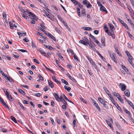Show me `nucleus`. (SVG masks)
Here are the masks:
<instances>
[{"label":"nucleus","mask_w":134,"mask_h":134,"mask_svg":"<svg viewBox=\"0 0 134 134\" xmlns=\"http://www.w3.org/2000/svg\"><path fill=\"white\" fill-rule=\"evenodd\" d=\"M94 105L99 111H101L100 108L97 103L95 104V105Z\"/></svg>","instance_id":"f704fd0d"},{"label":"nucleus","mask_w":134,"mask_h":134,"mask_svg":"<svg viewBox=\"0 0 134 134\" xmlns=\"http://www.w3.org/2000/svg\"><path fill=\"white\" fill-rule=\"evenodd\" d=\"M79 42L80 43L84 45L85 46H86L87 45V43L85 42V41H84L83 40H81L79 41Z\"/></svg>","instance_id":"dca6fc26"},{"label":"nucleus","mask_w":134,"mask_h":134,"mask_svg":"<svg viewBox=\"0 0 134 134\" xmlns=\"http://www.w3.org/2000/svg\"><path fill=\"white\" fill-rule=\"evenodd\" d=\"M0 72L3 75V76L4 77H6V75H5V74L4 73V72L3 71L1 70H0Z\"/></svg>","instance_id":"13d9d810"},{"label":"nucleus","mask_w":134,"mask_h":134,"mask_svg":"<svg viewBox=\"0 0 134 134\" xmlns=\"http://www.w3.org/2000/svg\"><path fill=\"white\" fill-rule=\"evenodd\" d=\"M73 57L74 58L77 60V61H78L79 60V59H78V57L77 56L75 55V54H74V55H73Z\"/></svg>","instance_id":"4d7b16f0"},{"label":"nucleus","mask_w":134,"mask_h":134,"mask_svg":"<svg viewBox=\"0 0 134 134\" xmlns=\"http://www.w3.org/2000/svg\"><path fill=\"white\" fill-rule=\"evenodd\" d=\"M127 102L128 104L132 108L134 105L129 100H127Z\"/></svg>","instance_id":"2f4dec72"},{"label":"nucleus","mask_w":134,"mask_h":134,"mask_svg":"<svg viewBox=\"0 0 134 134\" xmlns=\"http://www.w3.org/2000/svg\"><path fill=\"white\" fill-rule=\"evenodd\" d=\"M19 105L24 110H25L26 109V108L24 106H23V104L20 103L19 102L18 103Z\"/></svg>","instance_id":"c85d7f7f"},{"label":"nucleus","mask_w":134,"mask_h":134,"mask_svg":"<svg viewBox=\"0 0 134 134\" xmlns=\"http://www.w3.org/2000/svg\"><path fill=\"white\" fill-rule=\"evenodd\" d=\"M127 5V8L129 10V11L131 13H132V12L133 11L131 7H130L129 5H127V4H126Z\"/></svg>","instance_id":"412c9836"},{"label":"nucleus","mask_w":134,"mask_h":134,"mask_svg":"<svg viewBox=\"0 0 134 134\" xmlns=\"http://www.w3.org/2000/svg\"><path fill=\"white\" fill-rule=\"evenodd\" d=\"M115 51L119 56H121V55L120 53V52L118 50L116 51Z\"/></svg>","instance_id":"338daca9"},{"label":"nucleus","mask_w":134,"mask_h":134,"mask_svg":"<svg viewBox=\"0 0 134 134\" xmlns=\"http://www.w3.org/2000/svg\"><path fill=\"white\" fill-rule=\"evenodd\" d=\"M108 25L110 27L111 31L109 33V35L111 36L112 37L113 39H115V35H114V32L113 31L114 30V26L112 24L110 23H108Z\"/></svg>","instance_id":"f257e3e1"},{"label":"nucleus","mask_w":134,"mask_h":134,"mask_svg":"<svg viewBox=\"0 0 134 134\" xmlns=\"http://www.w3.org/2000/svg\"><path fill=\"white\" fill-rule=\"evenodd\" d=\"M123 110L125 113L128 114L129 115H131V113L130 112L126 109L124 107L123 108Z\"/></svg>","instance_id":"6ab92c4d"},{"label":"nucleus","mask_w":134,"mask_h":134,"mask_svg":"<svg viewBox=\"0 0 134 134\" xmlns=\"http://www.w3.org/2000/svg\"><path fill=\"white\" fill-rule=\"evenodd\" d=\"M98 99L99 102L102 104L105 102L103 100V98L101 97H99L98 98Z\"/></svg>","instance_id":"f3484780"},{"label":"nucleus","mask_w":134,"mask_h":134,"mask_svg":"<svg viewBox=\"0 0 134 134\" xmlns=\"http://www.w3.org/2000/svg\"><path fill=\"white\" fill-rule=\"evenodd\" d=\"M2 104L4 105L5 107L6 108H9V107L7 105V104L5 103L4 101L2 103Z\"/></svg>","instance_id":"37998d69"},{"label":"nucleus","mask_w":134,"mask_h":134,"mask_svg":"<svg viewBox=\"0 0 134 134\" xmlns=\"http://www.w3.org/2000/svg\"><path fill=\"white\" fill-rule=\"evenodd\" d=\"M23 40L25 42H29V40H28V38H25L23 39Z\"/></svg>","instance_id":"6e6d98bb"},{"label":"nucleus","mask_w":134,"mask_h":134,"mask_svg":"<svg viewBox=\"0 0 134 134\" xmlns=\"http://www.w3.org/2000/svg\"><path fill=\"white\" fill-rule=\"evenodd\" d=\"M2 15L4 19L5 20L7 18V15L6 13L4 12H3L2 13Z\"/></svg>","instance_id":"7c9ffc66"},{"label":"nucleus","mask_w":134,"mask_h":134,"mask_svg":"<svg viewBox=\"0 0 134 134\" xmlns=\"http://www.w3.org/2000/svg\"><path fill=\"white\" fill-rule=\"evenodd\" d=\"M18 50L19 51H21L22 52H27V51L26 50L23 49H19Z\"/></svg>","instance_id":"680f3d73"},{"label":"nucleus","mask_w":134,"mask_h":134,"mask_svg":"<svg viewBox=\"0 0 134 134\" xmlns=\"http://www.w3.org/2000/svg\"><path fill=\"white\" fill-rule=\"evenodd\" d=\"M87 44H88V45L90 47H91L93 46L92 45V43L93 44V42L92 41H90L89 42V41H88V43H87Z\"/></svg>","instance_id":"c9c22d12"},{"label":"nucleus","mask_w":134,"mask_h":134,"mask_svg":"<svg viewBox=\"0 0 134 134\" xmlns=\"http://www.w3.org/2000/svg\"><path fill=\"white\" fill-rule=\"evenodd\" d=\"M22 16L23 18L25 19H29V17L25 15L24 14H22Z\"/></svg>","instance_id":"8fccbe9b"},{"label":"nucleus","mask_w":134,"mask_h":134,"mask_svg":"<svg viewBox=\"0 0 134 134\" xmlns=\"http://www.w3.org/2000/svg\"><path fill=\"white\" fill-rule=\"evenodd\" d=\"M85 13V9L83 8L82 11V14L83 15H84Z\"/></svg>","instance_id":"0e129e2a"},{"label":"nucleus","mask_w":134,"mask_h":134,"mask_svg":"<svg viewBox=\"0 0 134 134\" xmlns=\"http://www.w3.org/2000/svg\"><path fill=\"white\" fill-rule=\"evenodd\" d=\"M38 77H39L40 79L42 81H43L44 79L43 77L40 74H38Z\"/></svg>","instance_id":"de8ad7c7"},{"label":"nucleus","mask_w":134,"mask_h":134,"mask_svg":"<svg viewBox=\"0 0 134 134\" xmlns=\"http://www.w3.org/2000/svg\"><path fill=\"white\" fill-rule=\"evenodd\" d=\"M118 21L125 27L126 29L129 30V27L122 20L119 18H118Z\"/></svg>","instance_id":"20e7f679"},{"label":"nucleus","mask_w":134,"mask_h":134,"mask_svg":"<svg viewBox=\"0 0 134 134\" xmlns=\"http://www.w3.org/2000/svg\"><path fill=\"white\" fill-rule=\"evenodd\" d=\"M127 20L129 22L130 24H131V25L133 27H134V25L133 24V23H132V22L131 21V20H130V19H127Z\"/></svg>","instance_id":"72a5a7b5"},{"label":"nucleus","mask_w":134,"mask_h":134,"mask_svg":"<svg viewBox=\"0 0 134 134\" xmlns=\"http://www.w3.org/2000/svg\"><path fill=\"white\" fill-rule=\"evenodd\" d=\"M76 5H78L79 7L80 8H82L83 7V6L81 4V3L80 2H79Z\"/></svg>","instance_id":"09e8293b"},{"label":"nucleus","mask_w":134,"mask_h":134,"mask_svg":"<svg viewBox=\"0 0 134 134\" xmlns=\"http://www.w3.org/2000/svg\"><path fill=\"white\" fill-rule=\"evenodd\" d=\"M86 5L87 8H89L92 6V5L88 1V2L87 3Z\"/></svg>","instance_id":"e433bc0d"},{"label":"nucleus","mask_w":134,"mask_h":134,"mask_svg":"<svg viewBox=\"0 0 134 134\" xmlns=\"http://www.w3.org/2000/svg\"><path fill=\"white\" fill-rule=\"evenodd\" d=\"M63 24H64V25H65V26H66V28L69 31H70V29L68 25L66 23L65 21L63 23Z\"/></svg>","instance_id":"c756f323"},{"label":"nucleus","mask_w":134,"mask_h":134,"mask_svg":"<svg viewBox=\"0 0 134 134\" xmlns=\"http://www.w3.org/2000/svg\"><path fill=\"white\" fill-rule=\"evenodd\" d=\"M54 95L55 96V97L56 99L58 101H59L60 99V98L59 97L58 94H56L55 93H54Z\"/></svg>","instance_id":"aec40b11"},{"label":"nucleus","mask_w":134,"mask_h":134,"mask_svg":"<svg viewBox=\"0 0 134 134\" xmlns=\"http://www.w3.org/2000/svg\"><path fill=\"white\" fill-rule=\"evenodd\" d=\"M105 121L107 122V124L112 129V130H113V127L111 125V123L110 122V121H108L107 120H105Z\"/></svg>","instance_id":"ddd939ff"},{"label":"nucleus","mask_w":134,"mask_h":134,"mask_svg":"<svg viewBox=\"0 0 134 134\" xmlns=\"http://www.w3.org/2000/svg\"><path fill=\"white\" fill-rule=\"evenodd\" d=\"M82 39L84 41H85V42H86V43H88L89 41L88 40L86 36L84 37H83L82 38Z\"/></svg>","instance_id":"bb28decb"},{"label":"nucleus","mask_w":134,"mask_h":134,"mask_svg":"<svg viewBox=\"0 0 134 134\" xmlns=\"http://www.w3.org/2000/svg\"><path fill=\"white\" fill-rule=\"evenodd\" d=\"M38 51L40 52L41 54L43 55L44 56L46 57H48L46 53L43 50L39 49L38 50Z\"/></svg>","instance_id":"39448f33"},{"label":"nucleus","mask_w":134,"mask_h":134,"mask_svg":"<svg viewBox=\"0 0 134 134\" xmlns=\"http://www.w3.org/2000/svg\"><path fill=\"white\" fill-rule=\"evenodd\" d=\"M120 86L121 87V89L122 91H124L126 89V86L124 84L120 83Z\"/></svg>","instance_id":"423d86ee"},{"label":"nucleus","mask_w":134,"mask_h":134,"mask_svg":"<svg viewBox=\"0 0 134 134\" xmlns=\"http://www.w3.org/2000/svg\"><path fill=\"white\" fill-rule=\"evenodd\" d=\"M18 91L19 92L23 95H24L25 94V92L23 91L22 89L18 88Z\"/></svg>","instance_id":"5701e85b"},{"label":"nucleus","mask_w":134,"mask_h":134,"mask_svg":"<svg viewBox=\"0 0 134 134\" xmlns=\"http://www.w3.org/2000/svg\"><path fill=\"white\" fill-rule=\"evenodd\" d=\"M104 37H102L101 38V41L102 42V45H103L104 46H105V43H104Z\"/></svg>","instance_id":"4be33fe9"},{"label":"nucleus","mask_w":134,"mask_h":134,"mask_svg":"<svg viewBox=\"0 0 134 134\" xmlns=\"http://www.w3.org/2000/svg\"><path fill=\"white\" fill-rule=\"evenodd\" d=\"M122 68L124 69V70H125V71H126V72H127V71H128V70L123 65H122Z\"/></svg>","instance_id":"49530a36"},{"label":"nucleus","mask_w":134,"mask_h":134,"mask_svg":"<svg viewBox=\"0 0 134 134\" xmlns=\"http://www.w3.org/2000/svg\"><path fill=\"white\" fill-rule=\"evenodd\" d=\"M61 81L62 82L64 83L66 85H68V82L66 81L65 80L63 79H61Z\"/></svg>","instance_id":"393cba45"},{"label":"nucleus","mask_w":134,"mask_h":134,"mask_svg":"<svg viewBox=\"0 0 134 134\" xmlns=\"http://www.w3.org/2000/svg\"><path fill=\"white\" fill-rule=\"evenodd\" d=\"M103 88L107 94H108L109 93V91L105 87H104Z\"/></svg>","instance_id":"58836bf2"},{"label":"nucleus","mask_w":134,"mask_h":134,"mask_svg":"<svg viewBox=\"0 0 134 134\" xmlns=\"http://www.w3.org/2000/svg\"><path fill=\"white\" fill-rule=\"evenodd\" d=\"M113 94L114 96L116 97L117 98L118 97V96H120L119 95V94L118 93H116L114 92L113 93Z\"/></svg>","instance_id":"ea45409f"},{"label":"nucleus","mask_w":134,"mask_h":134,"mask_svg":"<svg viewBox=\"0 0 134 134\" xmlns=\"http://www.w3.org/2000/svg\"><path fill=\"white\" fill-rule=\"evenodd\" d=\"M9 26L10 28L12 29H13V24L12 23L10 22H9Z\"/></svg>","instance_id":"4c0bfd02"},{"label":"nucleus","mask_w":134,"mask_h":134,"mask_svg":"<svg viewBox=\"0 0 134 134\" xmlns=\"http://www.w3.org/2000/svg\"><path fill=\"white\" fill-rule=\"evenodd\" d=\"M28 15L30 18L33 19L35 21H37L38 20V18H37L36 16L31 12Z\"/></svg>","instance_id":"f03ea898"},{"label":"nucleus","mask_w":134,"mask_h":134,"mask_svg":"<svg viewBox=\"0 0 134 134\" xmlns=\"http://www.w3.org/2000/svg\"><path fill=\"white\" fill-rule=\"evenodd\" d=\"M104 28L105 29V32L109 35V34L110 33V32L108 31V29L106 25H104Z\"/></svg>","instance_id":"a211bd4d"},{"label":"nucleus","mask_w":134,"mask_h":134,"mask_svg":"<svg viewBox=\"0 0 134 134\" xmlns=\"http://www.w3.org/2000/svg\"><path fill=\"white\" fill-rule=\"evenodd\" d=\"M50 120L53 125H55V124L54 121L53 119L51 118H50Z\"/></svg>","instance_id":"864d4df0"},{"label":"nucleus","mask_w":134,"mask_h":134,"mask_svg":"<svg viewBox=\"0 0 134 134\" xmlns=\"http://www.w3.org/2000/svg\"><path fill=\"white\" fill-rule=\"evenodd\" d=\"M97 3L98 4L99 7H100L102 5L100 2L98 1H97Z\"/></svg>","instance_id":"bf43d9fd"},{"label":"nucleus","mask_w":134,"mask_h":134,"mask_svg":"<svg viewBox=\"0 0 134 134\" xmlns=\"http://www.w3.org/2000/svg\"><path fill=\"white\" fill-rule=\"evenodd\" d=\"M18 34L19 36V37L20 38V36H24L26 35V32L20 33V32H18Z\"/></svg>","instance_id":"9d476101"},{"label":"nucleus","mask_w":134,"mask_h":134,"mask_svg":"<svg viewBox=\"0 0 134 134\" xmlns=\"http://www.w3.org/2000/svg\"><path fill=\"white\" fill-rule=\"evenodd\" d=\"M82 29L85 30L90 31L92 29V28L91 27H84L82 28Z\"/></svg>","instance_id":"2eb2a0df"},{"label":"nucleus","mask_w":134,"mask_h":134,"mask_svg":"<svg viewBox=\"0 0 134 134\" xmlns=\"http://www.w3.org/2000/svg\"><path fill=\"white\" fill-rule=\"evenodd\" d=\"M112 59L116 63H117V61L113 54H112L110 56Z\"/></svg>","instance_id":"4468645a"},{"label":"nucleus","mask_w":134,"mask_h":134,"mask_svg":"<svg viewBox=\"0 0 134 134\" xmlns=\"http://www.w3.org/2000/svg\"><path fill=\"white\" fill-rule=\"evenodd\" d=\"M124 94L128 97H130V93L129 91L128 90H126L124 92Z\"/></svg>","instance_id":"6e6552de"},{"label":"nucleus","mask_w":134,"mask_h":134,"mask_svg":"<svg viewBox=\"0 0 134 134\" xmlns=\"http://www.w3.org/2000/svg\"><path fill=\"white\" fill-rule=\"evenodd\" d=\"M61 101L63 103L64 105H68L66 102L65 100L64 99H63V100H62Z\"/></svg>","instance_id":"5fc2aeb1"},{"label":"nucleus","mask_w":134,"mask_h":134,"mask_svg":"<svg viewBox=\"0 0 134 134\" xmlns=\"http://www.w3.org/2000/svg\"><path fill=\"white\" fill-rule=\"evenodd\" d=\"M11 119L15 123H16L17 121L15 117L13 116H10Z\"/></svg>","instance_id":"cd10ccee"},{"label":"nucleus","mask_w":134,"mask_h":134,"mask_svg":"<svg viewBox=\"0 0 134 134\" xmlns=\"http://www.w3.org/2000/svg\"><path fill=\"white\" fill-rule=\"evenodd\" d=\"M64 88L68 91L69 92L71 90V88L70 87H67V86H65L64 87Z\"/></svg>","instance_id":"a878e982"},{"label":"nucleus","mask_w":134,"mask_h":134,"mask_svg":"<svg viewBox=\"0 0 134 134\" xmlns=\"http://www.w3.org/2000/svg\"><path fill=\"white\" fill-rule=\"evenodd\" d=\"M57 55L58 57H59L61 59H63V58L60 54L59 53H58Z\"/></svg>","instance_id":"603ef678"},{"label":"nucleus","mask_w":134,"mask_h":134,"mask_svg":"<svg viewBox=\"0 0 134 134\" xmlns=\"http://www.w3.org/2000/svg\"><path fill=\"white\" fill-rule=\"evenodd\" d=\"M31 46L33 48H36V45L35 44L34 42H32V44Z\"/></svg>","instance_id":"052dcab7"},{"label":"nucleus","mask_w":134,"mask_h":134,"mask_svg":"<svg viewBox=\"0 0 134 134\" xmlns=\"http://www.w3.org/2000/svg\"><path fill=\"white\" fill-rule=\"evenodd\" d=\"M20 86H21L23 87H24L25 88L27 89H28L29 88V87L27 86L26 85H21Z\"/></svg>","instance_id":"69168bd1"},{"label":"nucleus","mask_w":134,"mask_h":134,"mask_svg":"<svg viewBox=\"0 0 134 134\" xmlns=\"http://www.w3.org/2000/svg\"><path fill=\"white\" fill-rule=\"evenodd\" d=\"M132 6L134 7V1L133 0H130Z\"/></svg>","instance_id":"774afa93"},{"label":"nucleus","mask_w":134,"mask_h":134,"mask_svg":"<svg viewBox=\"0 0 134 134\" xmlns=\"http://www.w3.org/2000/svg\"><path fill=\"white\" fill-rule=\"evenodd\" d=\"M118 98L119 99V100L121 103H123V100L121 99V96H118Z\"/></svg>","instance_id":"a19ab883"},{"label":"nucleus","mask_w":134,"mask_h":134,"mask_svg":"<svg viewBox=\"0 0 134 134\" xmlns=\"http://www.w3.org/2000/svg\"><path fill=\"white\" fill-rule=\"evenodd\" d=\"M49 37L51 38L52 39H53V40L55 41V37H54L51 34L49 36Z\"/></svg>","instance_id":"79ce46f5"},{"label":"nucleus","mask_w":134,"mask_h":134,"mask_svg":"<svg viewBox=\"0 0 134 134\" xmlns=\"http://www.w3.org/2000/svg\"><path fill=\"white\" fill-rule=\"evenodd\" d=\"M71 1L74 4L76 5L78 2H77L76 0H71Z\"/></svg>","instance_id":"3c124183"},{"label":"nucleus","mask_w":134,"mask_h":134,"mask_svg":"<svg viewBox=\"0 0 134 134\" xmlns=\"http://www.w3.org/2000/svg\"><path fill=\"white\" fill-rule=\"evenodd\" d=\"M48 83L49 85L52 88H53L54 87V86L53 85V82H52V81H49L48 80Z\"/></svg>","instance_id":"1a4fd4ad"},{"label":"nucleus","mask_w":134,"mask_h":134,"mask_svg":"<svg viewBox=\"0 0 134 134\" xmlns=\"http://www.w3.org/2000/svg\"><path fill=\"white\" fill-rule=\"evenodd\" d=\"M100 10L101 11L103 12H105L106 13H108L106 8L103 5H102L100 6Z\"/></svg>","instance_id":"0eeeda50"},{"label":"nucleus","mask_w":134,"mask_h":134,"mask_svg":"<svg viewBox=\"0 0 134 134\" xmlns=\"http://www.w3.org/2000/svg\"><path fill=\"white\" fill-rule=\"evenodd\" d=\"M49 89V88L47 86H46L43 88V90L45 91L46 92L48 91Z\"/></svg>","instance_id":"a18cd8bd"},{"label":"nucleus","mask_w":134,"mask_h":134,"mask_svg":"<svg viewBox=\"0 0 134 134\" xmlns=\"http://www.w3.org/2000/svg\"><path fill=\"white\" fill-rule=\"evenodd\" d=\"M90 36L93 40L94 42H96L97 41L96 39L91 34H90Z\"/></svg>","instance_id":"b1692460"},{"label":"nucleus","mask_w":134,"mask_h":134,"mask_svg":"<svg viewBox=\"0 0 134 134\" xmlns=\"http://www.w3.org/2000/svg\"><path fill=\"white\" fill-rule=\"evenodd\" d=\"M57 17L58 19L63 23L65 21L64 20L62 19V18L59 15H57Z\"/></svg>","instance_id":"473e14b6"},{"label":"nucleus","mask_w":134,"mask_h":134,"mask_svg":"<svg viewBox=\"0 0 134 134\" xmlns=\"http://www.w3.org/2000/svg\"><path fill=\"white\" fill-rule=\"evenodd\" d=\"M4 78L5 79H7V80L11 82H14V80L9 76H6V77H4Z\"/></svg>","instance_id":"f8f14e48"},{"label":"nucleus","mask_w":134,"mask_h":134,"mask_svg":"<svg viewBox=\"0 0 134 134\" xmlns=\"http://www.w3.org/2000/svg\"><path fill=\"white\" fill-rule=\"evenodd\" d=\"M76 123V119L75 118H74L73 120V121L72 122V124L74 126V127H75V124Z\"/></svg>","instance_id":"c03bdc74"},{"label":"nucleus","mask_w":134,"mask_h":134,"mask_svg":"<svg viewBox=\"0 0 134 134\" xmlns=\"http://www.w3.org/2000/svg\"><path fill=\"white\" fill-rule=\"evenodd\" d=\"M3 90L4 91L5 94L6 95L7 98L10 101H11L12 99V98L10 95L9 93L7 92V90L4 88H3Z\"/></svg>","instance_id":"7ed1b4c3"},{"label":"nucleus","mask_w":134,"mask_h":134,"mask_svg":"<svg viewBox=\"0 0 134 134\" xmlns=\"http://www.w3.org/2000/svg\"><path fill=\"white\" fill-rule=\"evenodd\" d=\"M67 105H63L62 106V107L63 109L66 110V106Z\"/></svg>","instance_id":"e2e57ef3"},{"label":"nucleus","mask_w":134,"mask_h":134,"mask_svg":"<svg viewBox=\"0 0 134 134\" xmlns=\"http://www.w3.org/2000/svg\"><path fill=\"white\" fill-rule=\"evenodd\" d=\"M43 45L45 47L48 48L51 50H54V48L51 46H47L45 44H44Z\"/></svg>","instance_id":"9b49d317"}]
</instances>
